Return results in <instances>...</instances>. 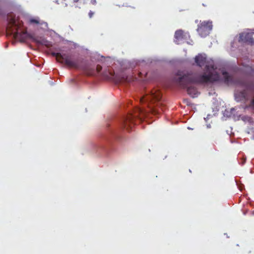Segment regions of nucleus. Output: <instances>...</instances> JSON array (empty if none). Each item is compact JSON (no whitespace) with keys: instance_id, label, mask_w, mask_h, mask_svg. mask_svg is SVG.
<instances>
[{"instance_id":"obj_19","label":"nucleus","mask_w":254,"mask_h":254,"mask_svg":"<svg viewBox=\"0 0 254 254\" xmlns=\"http://www.w3.org/2000/svg\"><path fill=\"white\" fill-rule=\"evenodd\" d=\"M252 105L254 107V98L253 99L252 101Z\"/></svg>"},{"instance_id":"obj_16","label":"nucleus","mask_w":254,"mask_h":254,"mask_svg":"<svg viewBox=\"0 0 254 254\" xmlns=\"http://www.w3.org/2000/svg\"><path fill=\"white\" fill-rule=\"evenodd\" d=\"M137 111L138 112V114H143L144 112L143 110L140 108L137 109Z\"/></svg>"},{"instance_id":"obj_14","label":"nucleus","mask_w":254,"mask_h":254,"mask_svg":"<svg viewBox=\"0 0 254 254\" xmlns=\"http://www.w3.org/2000/svg\"><path fill=\"white\" fill-rule=\"evenodd\" d=\"M102 69V67L100 65H97L96 66V71L98 73H99Z\"/></svg>"},{"instance_id":"obj_13","label":"nucleus","mask_w":254,"mask_h":254,"mask_svg":"<svg viewBox=\"0 0 254 254\" xmlns=\"http://www.w3.org/2000/svg\"><path fill=\"white\" fill-rule=\"evenodd\" d=\"M223 77L225 83H229L232 79L231 77L229 75V73L226 71L222 72Z\"/></svg>"},{"instance_id":"obj_20","label":"nucleus","mask_w":254,"mask_h":254,"mask_svg":"<svg viewBox=\"0 0 254 254\" xmlns=\"http://www.w3.org/2000/svg\"><path fill=\"white\" fill-rule=\"evenodd\" d=\"M211 68L213 69V68H214V66H213V65H211Z\"/></svg>"},{"instance_id":"obj_2","label":"nucleus","mask_w":254,"mask_h":254,"mask_svg":"<svg viewBox=\"0 0 254 254\" xmlns=\"http://www.w3.org/2000/svg\"><path fill=\"white\" fill-rule=\"evenodd\" d=\"M7 20L8 23L7 29L13 35L15 40H19L20 42H24L28 39L31 38L26 30L21 29L23 26V22L16 18L13 13L7 14Z\"/></svg>"},{"instance_id":"obj_12","label":"nucleus","mask_w":254,"mask_h":254,"mask_svg":"<svg viewBox=\"0 0 254 254\" xmlns=\"http://www.w3.org/2000/svg\"><path fill=\"white\" fill-rule=\"evenodd\" d=\"M79 0H57L58 2L64 4L65 6H73Z\"/></svg>"},{"instance_id":"obj_18","label":"nucleus","mask_w":254,"mask_h":254,"mask_svg":"<svg viewBox=\"0 0 254 254\" xmlns=\"http://www.w3.org/2000/svg\"><path fill=\"white\" fill-rule=\"evenodd\" d=\"M91 3H92L93 4H96V0H91Z\"/></svg>"},{"instance_id":"obj_8","label":"nucleus","mask_w":254,"mask_h":254,"mask_svg":"<svg viewBox=\"0 0 254 254\" xmlns=\"http://www.w3.org/2000/svg\"><path fill=\"white\" fill-rule=\"evenodd\" d=\"M253 34V33H242L240 34L239 41L252 44L254 42Z\"/></svg>"},{"instance_id":"obj_4","label":"nucleus","mask_w":254,"mask_h":254,"mask_svg":"<svg viewBox=\"0 0 254 254\" xmlns=\"http://www.w3.org/2000/svg\"><path fill=\"white\" fill-rule=\"evenodd\" d=\"M51 55L56 57V60L58 62L65 65L68 67L76 69L79 68V60L78 59H73L71 55L55 52H52Z\"/></svg>"},{"instance_id":"obj_9","label":"nucleus","mask_w":254,"mask_h":254,"mask_svg":"<svg viewBox=\"0 0 254 254\" xmlns=\"http://www.w3.org/2000/svg\"><path fill=\"white\" fill-rule=\"evenodd\" d=\"M195 62L196 64L202 67L205 66V68L208 70L209 68V66L206 64V57L205 55L198 54L195 58Z\"/></svg>"},{"instance_id":"obj_5","label":"nucleus","mask_w":254,"mask_h":254,"mask_svg":"<svg viewBox=\"0 0 254 254\" xmlns=\"http://www.w3.org/2000/svg\"><path fill=\"white\" fill-rule=\"evenodd\" d=\"M212 22L211 21H203L200 22L198 25L197 31L202 37L207 36L212 29Z\"/></svg>"},{"instance_id":"obj_7","label":"nucleus","mask_w":254,"mask_h":254,"mask_svg":"<svg viewBox=\"0 0 254 254\" xmlns=\"http://www.w3.org/2000/svg\"><path fill=\"white\" fill-rule=\"evenodd\" d=\"M188 37H189V33L185 32L181 29L178 30L175 33L174 42L177 44H180L182 43L183 41L187 40Z\"/></svg>"},{"instance_id":"obj_6","label":"nucleus","mask_w":254,"mask_h":254,"mask_svg":"<svg viewBox=\"0 0 254 254\" xmlns=\"http://www.w3.org/2000/svg\"><path fill=\"white\" fill-rule=\"evenodd\" d=\"M138 116V114L135 113L134 115L129 114L125 117L123 120L122 126L124 128L127 130H129L132 128L133 125L134 119L135 117Z\"/></svg>"},{"instance_id":"obj_17","label":"nucleus","mask_w":254,"mask_h":254,"mask_svg":"<svg viewBox=\"0 0 254 254\" xmlns=\"http://www.w3.org/2000/svg\"><path fill=\"white\" fill-rule=\"evenodd\" d=\"M93 14H94V12H92V11H90V12L88 13V15H89V16L90 18H91L93 16Z\"/></svg>"},{"instance_id":"obj_3","label":"nucleus","mask_w":254,"mask_h":254,"mask_svg":"<svg viewBox=\"0 0 254 254\" xmlns=\"http://www.w3.org/2000/svg\"><path fill=\"white\" fill-rule=\"evenodd\" d=\"M162 95L159 89H153L149 93L140 99V102H146L148 104L149 112L156 114H159L160 110H163L162 103L161 102Z\"/></svg>"},{"instance_id":"obj_15","label":"nucleus","mask_w":254,"mask_h":254,"mask_svg":"<svg viewBox=\"0 0 254 254\" xmlns=\"http://www.w3.org/2000/svg\"><path fill=\"white\" fill-rule=\"evenodd\" d=\"M241 94L244 99H247L248 98L245 91H243L241 93Z\"/></svg>"},{"instance_id":"obj_1","label":"nucleus","mask_w":254,"mask_h":254,"mask_svg":"<svg viewBox=\"0 0 254 254\" xmlns=\"http://www.w3.org/2000/svg\"><path fill=\"white\" fill-rule=\"evenodd\" d=\"M219 75L217 72L209 71L208 74H198L192 71L183 72L178 71L174 78V82L182 88H187V92L191 97L197 96L198 91L196 87L190 86L192 83L203 84L212 83L219 80Z\"/></svg>"},{"instance_id":"obj_11","label":"nucleus","mask_w":254,"mask_h":254,"mask_svg":"<svg viewBox=\"0 0 254 254\" xmlns=\"http://www.w3.org/2000/svg\"><path fill=\"white\" fill-rule=\"evenodd\" d=\"M118 80L120 82H130L132 81V78L131 76L123 74L119 77Z\"/></svg>"},{"instance_id":"obj_10","label":"nucleus","mask_w":254,"mask_h":254,"mask_svg":"<svg viewBox=\"0 0 254 254\" xmlns=\"http://www.w3.org/2000/svg\"><path fill=\"white\" fill-rule=\"evenodd\" d=\"M30 24H34L41 26V28L44 30L48 29V23L46 22L41 20L39 17L31 18L29 19Z\"/></svg>"},{"instance_id":"obj_21","label":"nucleus","mask_w":254,"mask_h":254,"mask_svg":"<svg viewBox=\"0 0 254 254\" xmlns=\"http://www.w3.org/2000/svg\"><path fill=\"white\" fill-rule=\"evenodd\" d=\"M110 74L111 75H113V74H112V73L111 72H110Z\"/></svg>"}]
</instances>
